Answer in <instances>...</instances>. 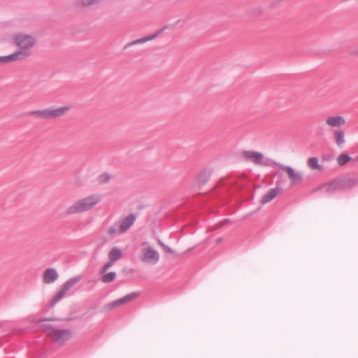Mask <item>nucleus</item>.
Instances as JSON below:
<instances>
[{"instance_id":"27","label":"nucleus","mask_w":358,"mask_h":358,"mask_svg":"<svg viewBox=\"0 0 358 358\" xmlns=\"http://www.w3.org/2000/svg\"><path fill=\"white\" fill-rule=\"evenodd\" d=\"M350 186L355 185L358 183V180L356 178H350L348 181Z\"/></svg>"},{"instance_id":"8","label":"nucleus","mask_w":358,"mask_h":358,"mask_svg":"<svg viewBox=\"0 0 358 358\" xmlns=\"http://www.w3.org/2000/svg\"><path fill=\"white\" fill-rule=\"evenodd\" d=\"M59 278V273L54 268H48L44 271L42 281L44 284L50 285L55 282Z\"/></svg>"},{"instance_id":"18","label":"nucleus","mask_w":358,"mask_h":358,"mask_svg":"<svg viewBox=\"0 0 358 358\" xmlns=\"http://www.w3.org/2000/svg\"><path fill=\"white\" fill-rule=\"evenodd\" d=\"M280 190L277 188L271 189L268 193L262 197L261 203L262 204L268 203L278 194Z\"/></svg>"},{"instance_id":"9","label":"nucleus","mask_w":358,"mask_h":358,"mask_svg":"<svg viewBox=\"0 0 358 358\" xmlns=\"http://www.w3.org/2000/svg\"><path fill=\"white\" fill-rule=\"evenodd\" d=\"M242 155L245 159L250 160L256 164L263 163L264 155L261 152L247 150L243 152Z\"/></svg>"},{"instance_id":"19","label":"nucleus","mask_w":358,"mask_h":358,"mask_svg":"<svg viewBox=\"0 0 358 358\" xmlns=\"http://www.w3.org/2000/svg\"><path fill=\"white\" fill-rule=\"evenodd\" d=\"M66 294V292H64L61 287L59 291L56 293V294L52 298L50 301V305L54 306L57 304L60 300H62Z\"/></svg>"},{"instance_id":"4","label":"nucleus","mask_w":358,"mask_h":358,"mask_svg":"<svg viewBox=\"0 0 358 358\" xmlns=\"http://www.w3.org/2000/svg\"><path fill=\"white\" fill-rule=\"evenodd\" d=\"M70 106H65L55 108L33 110L30 113V115L44 119H55L64 115L70 110Z\"/></svg>"},{"instance_id":"23","label":"nucleus","mask_w":358,"mask_h":358,"mask_svg":"<svg viewBox=\"0 0 358 358\" xmlns=\"http://www.w3.org/2000/svg\"><path fill=\"white\" fill-rule=\"evenodd\" d=\"M350 160L351 157L346 154H341L337 158V162L341 166L345 164Z\"/></svg>"},{"instance_id":"14","label":"nucleus","mask_w":358,"mask_h":358,"mask_svg":"<svg viewBox=\"0 0 358 358\" xmlns=\"http://www.w3.org/2000/svg\"><path fill=\"white\" fill-rule=\"evenodd\" d=\"M81 280L80 276H76L67 280L61 285V288L66 293Z\"/></svg>"},{"instance_id":"6","label":"nucleus","mask_w":358,"mask_h":358,"mask_svg":"<svg viewBox=\"0 0 358 358\" xmlns=\"http://www.w3.org/2000/svg\"><path fill=\"white\" fill-rule=\"evenodd\" d=\"M138 296H139V292H131V293L128 294L126 296H123L122 298L115 300V301H112L111 303L107 304L105 308L108 311L111 310L117 306H123L124 304H127V303L135 300Z\"/></svg>"},{"instance_id":"31","label":"nucleus","mask_w":358,"mask_h":358,"mask_svg":"<svg viewBox=\"0 0 358 358\" xmlns=\"http://www.w3.org/2000/svg\"><path fill=\"white\" fill-rule=\"evenodd\" d=\"M357 158H358V156H357Z\"/></svg>"},{"instance_id":"21","label":"nucleus","mask_w":358,"mask_h":358,"mask_svg":"<svg viewBox=\"0 0 358 358\" xmlns=\"http://www.w3.org/2000/svg\"><path fill=\"white\" fill-rule=\"evenodd\" d=\"M116 277V273L115 272H109L108 273H106L102 277V282L104 283H109L115 280Z\"/></svg>"},{"instance_id":"26","label":"nucleus","mask_w":358,"mask_h":358,"mask_svg":"<svg viewBox=\"0 0 358 358\" xmlns=\"http://www.w3.org/2000/svg\"><path fill=\"white\" fill-rule=\"evenodd\" d=\"M11 63L8 55L6 56H0V64H10Z\"/></svg>"},{"instance_id":"25","label":"nucleus","mask_w":358,"mask_h":358,"mask_svg":"<svg viewBox=\"0 0 358 358\" xmlns=\"http://www.w3.org/2000/svg\"><path fill=\"white\" fill-rule=\"evenodd\" d=\"M115 262L112 261L111 259H109V261L108 262H106L103 266V267L101 269L100 273H105L109 269V268L111 267L114 264Z\"/></svg>"},{"instance_id":"13","label":"nucleus","mask_w":358,"mask_h":358,"mask_svg":"<svg viewBox=\"0 0 358 358\" xmlns=\"http://www.w3.org/2000/svg\"><path fill=\"white\" fill-rule=\"evenodd\" d=\"M166 29V27H164L162 29H160L159 31H157L155 34H154L152 35H150V36H146V37H143V38H141L133 41L132 42L129 43L127 45L128 46L134 45L139 44V43H143L147 42L148 41H151V40L157 38Z\"/></svg>"},{"instance_id":"12","label":"nucleus","mask_w":358,"mask_h":358,"mask_svg":"<svg viewBox=\"0 0 358 358\" xmlns=\"http://www.w3.org/2000/svg\"><path fill=\"white\" fill-rule=\"evenodd\" d=\"M334 142L337 147L342 148L345 143V134L343 129H336L333 133Z\"/></svg>"},{"instance_id":"3","label":"nucleus","mask_w":358,"mask_h":358,"mask_svg":"<svg viewBox=\"0 0 358 358\" xmlns=\"http://www.w3.org/2000/svg\"><path fill=\"white\" fill-rule=\"evenodd\" d=\"M40 327L59 345H64L72 337V333L69 329H59L48 324H41Z\"/></svg>"},{"instance_id":"29","label":"nucleus","mask_w":358,"mask_h":358,"mask_svg":"<svg viewBox=\"0 0 358 358\" xmlns=\"http://www.w3.org/2000/svg\"><path fill=\"white\" fill-rule=\"evenodd\" d=\"M50 320H52V319H51V318H45V319L41 320L38 322H45V321H50Z\"/></svg>"},{"instance_id":"30","label":"nucleus","mask_w":358,"mask_h":358,"mask_svg":"<svg viewBox=\"0 0 358 358\" xmlns=\"http://www.w3.org/2000/svg\"><path fill=\"white\" fill-rule=\"evenodd\" d=\"M166 250V251H167V252H171V250L170 248H167Z\"/></svg>"},{"instance_id":"28","label":"nucleus","mask_w":358,"mask_h":358,"mask_svg":"<svg viewBox=\"0 0 358 358\" xmlns=\"http://www.w3.org/2000/svg\"><path fill=\"white\" fill-rule=\"evenodd\" d=\"M337 183L336 182H332L329 185V190H334L336 189Z\"/></svg>"},{"instance_id":"7","label":"nucleus","mask_w":358,"mask_h":358,"mask_svg":"<svg viewBox=\"0 0 358 358\" xmlns=\"http://www.w3.org/2000/svg\"><path fill=\"white\" fill-rule=\"evenodd\" d=\"M280 168L286 173L291 184L295 185L302 181L303 176L300 171L285 165H280Z\"/></svg>"},{"instance_id":"5","label":"nucleus","mask_w":358,"mask_h":358,"mask_svg":"<svg viewBox=\"0 0 358 358\" xmlns=\"http://www.w3.org/2000/svg\"><path fill=\"white\" fill-rule=\"evenodd\" d=\"M159 259L158 252L155 250L148 243L143 242L141 244V260L150 264H155Z\"/></svg>"},{"instance_id":"10","label":"nucleus","mask_w":358,"mask_h":358,"mask_svg":"<svg viewBox=\"0 0 358 358\" xmlns=\"http://www.w3.org/2000/svg\"><path fill=\"white\" fill-rule=\"evenodd\" d=\"M135 221L136 216L134 214H129L117 221V222L122 231L124 233L134 224Z\"/></svg>"},{"instance_id":"1","label":"nucleus","mask_w":358,"mask_h":358,"mask_svg":"<svg viewBox=\"0 0 358 358\" xmlns=\"http://www.w3.org/2000/svg\"><path fill=\"white\" fill-rule=\"evenodd\" d=\"M13 43L19 50L8 55L11 63L30 57L33 55V48L37 43V39L33 34L20 32L14 35Z\"/></svg>"},{"instance_id":"22","label":"nucleus","mask_w":358,"mask_h":358,"mask_svg":"<svg viewBox=\"0 0 358 358\" xmlns=\"http://www.w3.org/2000/svg\"><path fill=\"white\" fill-rule=\"evenodd\" d=\"M102 0H78V5L80 6H90L101 2Z\"/></svg>"},{"instance_id":"15","label":"nucleus","mask_w":358,"mask_h":358,"mask_svg":"<svg viewBox=\"0 0 358 358\" xmlns=\"http://www.w3.org/2000/svg\"><path fill=\"white\" fill-rule=\"evenodd\" d=\"M106 234L108 236L113 237L115 236L120 235L121 234H123V232L117 222L108 228Z\"/></svg>"},{"instance_id":"2","label":"nucleus","mask_w":358,"mask_h":358,"mask_svg":"<svg viewBox=\"0 0 358 358\" xmlns=\"http://www.w3.org/2000/svg\"><path fill=\"white\" fill-rule=\"evenodd\" d=\"M103 196L99 193L87 195L73 201L66 209L69 215L89 212L101 203Z\"/></svg>"},{"instance_id":"20","label":"nucleus","mask_w":358,"mask_h":358,"mask_svg":"<svg viewBox=\"0 0 358 358\" xmlns=\"http://www.w3.org/2000/svg\"><path fill=\"white\" fill-rule=\"evenodd\" d=\"M210 178V173L208 171H203L201 172L197 178V182L199 185H204L208 180Z\"/></svg>"},{"instance_id":"11","label":"nucleus","mask_w":358,"mask_h":358,"mask_svg":"<svg viewBox=\"0 0 358 358\" xmlns=\"http://www.w3.org/2000/svg\"><path fill=\"white\" fill-rule=\"evenodd\" d=\"M326 124L331 128H340L345 124V120L342 116H329L326 119Z\"/></svg>"},{"instance_id":"24","label":"nucleus","mask_w":358,"mask_h":358,"mask_svg":"<svg viewBox=\"0 0 358 358\" xmlns=\"http://www.w3.org/2000/svg\"><path fill=\"white\" fill-rule=\"evenodd\" d=\"M111 176L108 173H103L98 177V181L101 184H106L111 179Z\"/></svg>"},{"instance_id":"16","label":"nucleus","mask_w":358,"mask_h":358,"mask_svg":"<svg viewBox=\"0 0 358 358\" xmlns=\"http://www.w3.org/2000/svg\"><path fill=\"white\" fill-rule=\"evenodd\" d=\"M307 165L312 170H317L320 172L323 171L322 166L319 164V159L317 157H313L307 159Z\"/></svg>"},{"instance_id":"17","label":"nucleus","mask_w":358,"mask_h":358,"mask_svg":"<svg viewBox=\"0 0 358 358\" xmlns=\"http://www.w3.org/2000/svg\"><path fill=\"white\" fill-rule=\"evenodd\" d=\"M122 257V251L117 247H113L108 252L109 259L117 262Z\"/></svg>"}]
</instances>
